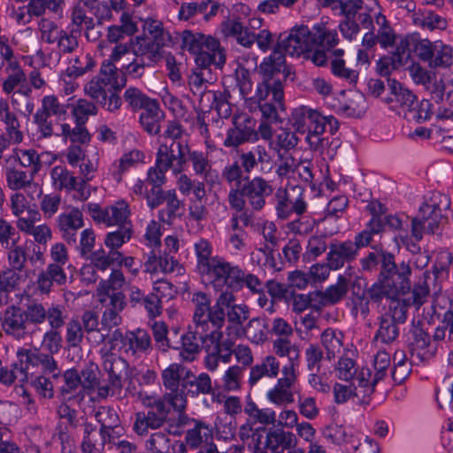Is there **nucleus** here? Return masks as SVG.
Returning a JSON list of instances; mask_svg holds the SVG:
<instances>
[{
	"label": "nucleus",
	"mask_w": 453,
	"mask_h": 453,
	"mask_svg": "<svg viewBox=\"0 0 453 453\" xmlns=\"http://www.w3.org/2000/svg\"><path fill=\"white\" fill-rule=\"evenodd\" d=\"M39 221L40 212L36 210H28L27 218H19L16 226L22 233L33 236L35 242L46 245L52 239V231L45 223L36 226Z\"/></svg>",
	"instance_id": "21"
},
{
	"label": "nucleus",
	"mask_w": 453,
	"mask_h": 453,
	"mask_svg": "<svg viewBox=\"0 0 453 453\" xmlns=\"http://www.w3.org/2000/svg\"><path fill=\"white\" fill-rule=\"evenodd\" d=\"M286 59L282 51L277 47L272 54L265 58L260 64L259 69L264 78L263 81L270 80L271 82H281V80L286 79Z\"/></svg>",
	"instance_id": "27"
},
{
	"label": "nucleus",
	"mask_w": 453,
	"mask_h": 453,
	"mask_svg": "<svg viewBox=\"0 0 453 453\" xmlns=\"http://www.w3.org/2000/svg\"><path fill=\"white\" fill-rule=\"evenodd\" d=\"M280 372V363L274 356H266L262 361L251 367L249 383L256 385L262 378H276Z\"/></svg>",
	"instance_id": "37"
},
{
	"label": "nucleus",
	"mask_w": 453,
	"mask_h": 453,
	"mask_svg": "<svg viewBox=\"0 0 453 453\" xmlns=\"http://www.w3.org/2000/svg\"><path fill=\"white\" fill-rule=\"evenodd\" d=\"M234 77L239 91L248 108L257 107L259 100L269 96L271 84H273L270 80L257 84L255 92H253L250 71L240 64L235 69Z\"/></svg>",
	"instance_id": "11"
},
{
	"label": "nucleus",
	"mask_w": 453,
	"mask_h": 453,
	"mask_svg": "<svg viewBox=\"0 0 453 453\" xmlns=\"http://www.w3.org/2000/svg\"><path fill=\"white\" fill-rule=\"evenodd\" d=\"M41 352L37 349H30L20 348L17 351L19 359V368L22 369L27 375V381H29V377L34 375L33 369L39 365V357Z\"/></svg>",
	"instance_id": "59"
},
{
	"label": "nucleus",
	"mask_w": 453,
	"mask_h": 453,
	"mask_svg": "<svg viewBox=\"0 0 453 453\" xmlns=\"http://www.w3.org/2000/svg\"><path fill=\"white\" fill-rule=\"evenodd\" d=\"M121 259V252L118 250H110L108 253L101 249L90 254V260L94 266L100 271H106L111 265Z\"/></svg>",
	"instance_id": "62"
},
{
	"label": "nucleus",
	"mask_w": 453,
	"mask_h": 453,
	"mask_svg": "<svg viewBox=\"0 0 453 453\" xmlns=\"http://www.w3.org/2000/svg\"><path fill=\"white\" fill-rule=\"evenodd\" d=\"M165 207L158 211L160 221L172 225L176 218L180 217L181 202L177 197L173 189L167 190L166 199L164 202Z\"/></svg>",
	"instance_id": "54"
},
{
	"label": "nucleus",
	"mask_w": 453,
	"mask_h": 453,
	"mask_svg": "<svg viewBox=\"0 0 453 453\" xmlns=\"http://www.w3.org/2000/svg\"><path fill=\"white\" fill-rule=\"evenodd\" d=\"M293 126L296 130L305 134V141L311 150L323 153L328 144L324 136L326 127L331 134L339 128L338 120L333 116H323L320 112L306 106H300L292 112Z\"/></svg>",
	"instance_id": "2"
},
{
	"label": "nucleus",
	"mask_w": 453,
	"mask_h": 453,
	"mask_svg": "<svg viewBox=\"0 0 453 453\" xmlns=\"http://www.w3.org/2000/svg\"><path fill=\"white\" fill-rule=\"evenodd\" d=\"M326 261L333 270H339L345 264L354 261L358 253L352 245V241L335 242L328 246Z\"/></svg>",
	"instance_id": "28"
},
{
	"label": "nucleus",
	"mask_w": 453,
	"mask_h": 453,
	"mask_svg": "<svg viewBox=\"0 0 453 453\" xmlns=\"http://www.w3.org/2000/svg\"><path fill=\"white\" fill-rule=\"evenodd\" d=\"M333 393L334 402L337 404H342L354 397L365 398L372 394L373 389L370 384L361 387L355 381H344V383L336 382L333 387Z\"/></svg>",
	"instance_id": "33"
},
{
	"label": "nucleus",
	"mask_w": 453,
	"mask_h": 453,
	"mask_svg": "<svg viewBox=\"0 0 453 453\" xmlns=\"http://www.w3.org/2000/svg\"><path fill=\"white\" fill-rule=\"evenodd\" d=\"M145 446L148 453H169L171 441L165 433L156 432L146 441Z\"/></svg>",
	"instance_id": "64"
},
{
	"label": "nucleus",
	"mask_w": 453,
	"mask_h": 453,
	"mask_svg": "<svg viewBox=\"0 0 453 453\" xmlns=\"http://www.w3.org/2000/svg\"><path fill=\"white\" fill-rule=\"evenodd\" d=\"M103 358L104 371L108 374L109 382L113 388H122V378L127 374L128 365L118 355L110 352L107 346H104L100 350Z\"/></svg>",
	"instance_id": "23"
},
{
	"label": "nucleus",
	"mask_w": 453,
	"mask_h": 453,
	"mask_svg": "<svg viewBox=\"0 0 453 453\" xmlns=\"http://www.w3.org/2000/svg\"><path fill=\"white\" fill-rule=\"evenodd\" d=\"M192 302L195 305L193 324L196 325V333H213L215 304L211 306L210 297L203 292L193 294Z\"/></svg>",
	"instance_id": "17"
},
{
	"label": "nucleus",
	"mask_w": 453,
	"mask_h": 453,
	"mask_svg": "<svg viewBox=\"0 0 453 453\" xmlns=\"http://www.w3.org/2000/svg\"><path fill=\"white\" fill-rule=\"evenodd\" d=\"M388 87L391 96L388 102L395 104L394 108H398V114L403 115V112H407L408 110L415 106L417 97L413 93L402 86V84L395 80H388Z\"/></svg>",
	"instance_id": "35"
},
{
	"label": "nucleus",
	"mask_w": 453,
	"mask_h": 453,
	"mask_svg": "<svg viewBox=\"0 0 453 453\" xmlns=\"http://www.w3.org/2000/svg\"><path fill=\"white\" fill-rule=\"evenodd\" d=\"M188 158L192 164L193 171L196 175L203 176L205 180H209L213 176L214 171L212 170L211 162L209 160L206 154L200 151H190Z\"/></svg>",
	"instance_id": "60"
},
{
	"label": "nucleus",
	"mask_w": 453,
	"mask_h": 453,
	"mask_svg": "<svg viewBox=\"0 0 453 453\" xmlns=\"http://www.w3.org/2000/svg\"><path fill=\"white\" fill-rule=\"evenodd\" d=\"M334 371L340 380L355 381L361 387L369 385L367 381L371 377V370L366 367L358 369L352 358L345 356L341 357L335 364Z\"/></svg>",
	"instance_id": "22"
},
{
	"label": "nucleus",
	"mask_w": 453,
	"mask_h": 453,
	"mask_svg": "<svg viewBox=\"0 0 453 453\" xmlns=\"http://www.w3.org/2000/svg\"><path fill=\"white\" fill-rule=\"evenodd\" d=\"M277 47L292 57H300L313 49V28L296 26L288 34L280 35Z\"/></svg>",
	"instance_id": "9"
},
{
	"label": "nucleus",
	"mask_w": 453,
	"mask_h": 453,
	"mask_svg": "<svg viewBox=\"0 0 453 453\" xmlns=\"http://www.w3.org/2000/svg\"><path fill=\"white\" fill-rule=\"evenodd\" d=\"M296 380V373L289 371L282 372V378H280L275 386L266 393V399L277 406H286L294 402L292 387Z\"/></svg>",
	"instance_id": "26"
},
{
	"label": "nucleus",
	"mask_w": 453,
	"mask_h": 453,
	"mask_svg": "<svg viewBox=\"0 0 453 453\" xmlns=\"http://www.w3.org/2000/svg\"><path fill=\"white\" fill-rule=\"evenodd\" d=\"M438 273V271L424 273L422 282H419L413 288L411 304L412 303L418 308L426 302L431 290L434 293L440 291V287L436 284Z\"/></svg>",
	"instance_id": "38"
},
{
	"label": "nucleus",
	"mask_w": 453,
	"mask_h": 453,
	"mask_svg": "<svg viewBox=\"0 0 453 453\" xmlns=\"http://www.w3.org/2000/svg\"><path fill=\"white\" fill-rule=\"evenodd\" d=\"M217 77L212 71L190 72L188 76V87L192 95L198 99V107L205 110L210 107V100L213 96L214 91L209 89Z\"/></svg>",
	"instance_id": "16"
},
{
	"label": "nucleus",
	"mask_w": 453,
	"mask_h": 453,
	"mask_svg": "<svg viewBox=\"0 0 453 453\" xmlns=\"http://www.w3.org/2000/svg\"><path fill=\"white\" fill-rule=\"evenodd\" d=\"M343 54L344 50L342 49H337L333 51L334 58L331 61V72L334 76L349 84H356L358 80L359 73L357 70L346 66L345 61L342 59Z\"/></svg>",
	"instance_id": "46"
},
{
	"label": "nucleus",
	"mask_w": 453,
	"mask_h": 453,
	"mask_svg": "<svg viewBox=\"0 0 453 453\" xmlns=\"http://www.w3.org/2000/svg\"><path fill=\"white\" fill-rule=\"evenodd\" d=\"M189 146L187 140H174L169 144H161L157 152V159L163 166L173 168L175 173H180L187 162L189 153Z\"/></svg>",
	"instance_id": "15"
},
{
	"label": "nucleus",
	"mask_w": 453,
	"mask_h": 453,
	"mask_svg": "<svg viewBox=\"0 0 453 453\" xmlns=\"http://www.w3.org/2000/svg\"><path fill=\"white\" fill-rule=\"evenodd\" d=\"M196 67L191 72L211 71V65L217 68H222L226 63L225 50L219 44V49L215 50H205L196 55Z\"/></svg>",
	"instance_id": "39"
},
{
	"label": "nucleus",
	"mask_w": 453,
	"mask_h": 453,
	"mask_svg": "<svg viewBox=\"0 0 453 453\" xmlns=\"http://www.w3.org/2000/svg\"><path fill=\"white\" fill-rule=\"evenodd\" d=\"M449 208L450 199L447 195L433 192L419 207V215L411 219V236L419 242L424 234H435L441 226L448 223Z\"/></svg>",
	"instance_id": "3"
},
{
	"label": "nucleus",
	"mask_w": 453,
	"mask_h": 453,
	"mask_svg": "<svg viewBox=\"0 0 453 453\" xmlns=\"http://www.w3.org/2000/svg\"><path fill=\"white\" fill-rule=\"evenodd\" d=\"M189 423L190 427L187 428L184 438L190 449H196L195 453H219L217 445L212 441L211 427L199 419Z\"/></svg>",
	"instance_id": "13"
},
{
	"label": "nucleus",
	"mask_w": 453,
	"mask_h": 453,
	"mask_svg": "<svg viewBox=\"0 0 453 453\" xmlns=\"http://www.w3.org/2000/svg\"><path fill=\"white\" fill-rule=\"evenodd\" d=\"M165 420L157 415L153 410L147 412H138L135 417L134 429L142 435L148 432L149 428L157 429L163 426Z\"/></svg>",
	"instance_id": "53"
},
{
	"label": "nucleus",
	"mask_w": 453,
	"mask_h": 453,
	"mask_svg": "<svg viewBox=\"0 0 453 453\" xmlns=\"http://www.w3.org/2000/svg\"><path fill=\"white\" fill-rule=\"evenodd\" d=\"M195 252L197 258V268L201 274L204 273L212 265L217 256L212 257V245L205 239L198 240L195 245Z\"/></svg>",
	"instance_id": "57"
},
{
	"label": "nucleus",
	"mask_w": 453,
	"mask_h": 453,
	"mask_svg": "<svg viewBox=\"0 0 453 453\" xmlns=\"http://www.w3.org/2000/svg\"><path fill=\"white\" fill-rule=\"evenodd\" d=\"M14 161H18L23 167L30 168V173L35 175L42 168L39 154L35 150H15Z\"/></svg>",
	"instance_id": "61"
},
{
	"label": "nucleus",
	"mask_w": 453,
	"mask_h": 453,
	"mask_svg": "<svg viewBox=\"0 0 453 453\" xmlns=\"http://www.w3.org/2000/svg\"><path fill=\"white\" fill-rule=\"evenodd\" d=\"M116 88L111 85V81H104L103 78L94 77L85 85V93L100 104L109 111L119 110L122 104V100L116 94Z\"/></svg>",
	"instance_id": "14"
},
{
	"label": "nucleus",
	"mask_w": 453,
	"mask_h": 453,
	"mask_svg": "<svg viewBox=\"0 0 453 453\" xmlns=\"http://www.w3.org/2000/svg\"><path fill=\"white\" fill-rule=\"evenodd\" d=\"M51 184L55 190L76 191L78 198L87 200L90 192L83 182H78V178L65 166L56 165L50 170Z\"/></svg>",
	"instance_id": "18"
},
{
	"label": "nucleus",
	"mask_w": 453,
	"mask_h": 453,
	"mask_svg": "<svg viewBox=\"0 0 453 453\" xmlns=\"http://www.w3.org/2000/svg\"><path fill=\"white\" fill-rule=\"evenodd\" d=\"M253 140H257V134L254 128L234 121V127L227 130L223 144L226 147H238Z\"/></svg>",
	"instance_id": "45"
},
{
	"label": "nucleus",
	"mask_w": 453,
	"mask_h": 453,
	"mask_svg": "<svg viewBox=\"0 0 453 453\" xmlns=\"http://www.w3.org/2000/svg\"><path fill=\"white\" fill-rule=\"evenodd\" d=\"M83 225V214L76 207L61 213L57 219V226L61 236L69 244L76 243L77 232Z\"/></svg>",
	"instance_id": "24"
},
{
	"label": "nucleus",
	"mask_w": 453,
	"mask_h": 453,
	"mask_svg": "<svg viewBox=\"0 0 453 453\" xmlns=\"http://www.w3.org/2000/svg\"><path fill=\"white\" fill-rule=\"evenodd\" d=\"M68 104L60 103L54 95H48L42 99V107L34 115L40 135L43 138L52 136L68 140H82L86 133L81 127H72L65 122Z\"/></svg>",
	"instance_id": "1"
},
{
	"label": "nucleus",
	"mask_w": 453,
	"mask_h": 453,
	"mask_svg": "<svg viewBox=\"0 0 453 453\" xmlns=\"http://www.w3.org/2000/svg\"><path fill=\"white\" fill-rule=\"evenodd\" d=\"M411 273V267L408 264L403 262L398 265V272L385 280L384 282H375L368 290L371 300L380 303L383 298H387L389 303L393 301L403 302L409 308L411 305L410 299L403 296L410 292L411 283L410 276Z\"/></svg>",
	"instance_id": "4"
},
{
	"label": "nucleus",
	"mask_w": 453,
	"mask_h": 453,
	"mask_svg": "<svg viewBox=\"0 0 453 453\" xmlns=\"http://www.w3.org/2000/svg\"><path fill=\"white\" fill-rule=\"evenodd\" d=\"M4 74H5V78L2 82V91L4 94L19 93L18 89L25 87L27 75L19 64H11V67L4 70Z\"/></svg>",
	"instance_id": "43"
},
{
	"label": "nucleus",
	"mask_w": 453,
	"mask_h": 453,
	"mask_svg": "<svg viewBox=\"0 0 453 453\" xmlns=\"http://www.w3.org/2000/svg\"><path fill=\"white\" fill-rule=\"evenodd\" d=\"M431 68H447L453 63V49L438 40L434 41L431 58L428 60Z\"/></svg>",
	"instance_id": "47"
},
{
	"label": "nucleus",
	"mask_w": 453,
	"mask_h": 453,
	"mask_svg": "<svg viewBox=\"0 0 453 453\" xmlns=\"http://www.w3.org/2000/svg\"><path fill=\"white\" fill-rule=\"evenodd\" d=\"M269 333L265 319L253 318L244 326V334L248 340L255 344H262L267 340Z\"/></svg>",
	"instance_id": "51"
},
{
	"label": "nucleus",
	"mask_w": 453,
	"mask_h": 453,
	"mask_svg": "<svg viewBox=\"0 0 453 453\" xmlns=\"http://www.w3.org/2000/svg\"><path fill=\"white\" fill-rule=\"evenodd\" d=\"M407 311L404 303L390 302L388 311L379 318L375 340L387 344L395 342L399 335V325L405 323L407 319Z\"/></svg>",
	"instance_id": "7"
},
{
	"label": "nucleus",
	"mask_w": 453,
	"mask_h": 453,
	"mask_svg": "<svg viewBox=\"0 0 453 453\" xmlns=\"http://www.w3.org/2000/svg\"><path fill=\"white\" fill-rule=\"evenodd\" d=\"M335 111L348 117L360 118L366 111V101L364 96L356 95L349 98L346 103H339L333 106Z\"/></svg>",
	"instance_id": "55"
},
{
	"label": "nucleus",
	"mask_w": 453,
	"mask_h": 453,
	"mask_svg": "<svg viewBox=\"0 0 453 453\" xmlns=\"http://www.w3.org/2000/svg\"><path fill=\"white\" fill-rule=\"evenodd\" d=\"M88 66H68L61 73L59 85L64 95L70 96L75 92L79 87L76 79L88 73Z\"/></svg>",
	"instance_id": "49"
},
{
	"label": "nucleus",
	"mask_w": 453,
	"mask_h": 453,
	"mask_svg": "<svg viewBox=\"0 0 453 453\" xmlns=\"http://www.w3.org/2000/svg\"><path fill=\"white\" fill-rule=\"evenodd\" d=\"M383 231L382 224L378 219H371L366 225V227L358 233L352 242V245L358 250L361 248L368 246L373 240L375 235H378Z\"/></svg>",
	"instance_id": "56"
},
{
	"label": "nucleus",
	"mask_w": 453,
	"mask_h": 453,
	"mask_svg": "<svg viewBox=\"0 0 453 453\" xmlns=\"http://www.w3.org/2000/svg\"><path fill=\"white\" fill-rule=\"evenodd\" d=\"M90 217L98 224L106 226H130L129 205L125 200H118L113 204L102 208L96 203H88Z\"/></svg>",
	"instance_id": "10"
},
{
	"label": "nucleus",
	"mask_w": 453,
	"mask_h": 453,
	"mask_svg": "<svg viewBox=\"0 0 453 453\" xmlns=\"http://www.w3.org/2000/svg\"><path fill=\"white\" fill-rule=\"evenodd\" d=\"M247 312L248 307L237 304L232 291H222L215 302L213 332L222 328L226 316L229 322L240 325L247 319Z\"/></svg>",
	"instance_id": "8"
},
{
	"label": "nucleus",
	"mask_w": 453,
	"mask_h": 453,
	"mask_svg": "<svg viewBox=\"0 0 453 453\" xmlns=\"http://www.w3.org/2000/svg\"><path fill=\"white\" fill-rule=\"evenodd\" d=\"M181 49L192 54L197 55L205 50H215L219 49V42L211 35H204L200 33H193L190 30H184L180 34Z\"/></svg>",
	"instance_id": "30"
},
{
	"label": "nucleus",
	"mask_w": 453,
	"mask_h": 453,
	"mask_svg": "<svg viewBox=\"0 0 453 453\" xmlns=\"http://www.w3.org/2000/svg\"><path fill=\"white\" fill-rule=\"evenodd\" d=\"M72 113L75 119V127H81L85 133L86 136L82 140H68L69 142L75 143L84 144L90 140L89 134L87 128L84 127V124L88 120V116L96 114V105L86 100V99H79L76 101L74 104L72 106Z\"/></svg>",
	"instance_id": "36"
},
{
	"label": "nucleus",
	"mask_w": 453,
	"mask_h": 453,
	"mask_svg": "<svg viewBox=\"0 0 453 453\" xmlns=\"http://www.w3.org/2000/svg\"><path fill=\"white\" fill-rule=\"evenodd\" d=\"M67 281V275L65 268L57 265L49 264L44 270H42L36 278V289L42 295H49L54 284L63 286Z\"/></svg>",
	"instance_id": "31"
},
{
	"label": "nucleus",
	"mask_w": 453,
	"mask_h": 453,
	"mask_svg": "<svg viewBox=\"0 0 453 453\" xmlns=\"http://www.w3.org/2000/svg\"><path fill=\"white\" fill-rule=\"evenodd\" d=\"M343 334L335 329L327 328L322 334L320 342L326 350V358L331 360L340 354L343 347Z\"/></svg>",
	"instance_id": "48"
},
{
	"label": "nucleus",
	"mask_w": 453,
	"mask_h": 453,
	"mask_svg": "<svg viewBox=\"0 0 453 453\" xmlns=\"http://www.w3.org/2000/svg\"><path fill=\"white\" fill-rule=\"evenodd\" d=\"M1 328L5 335L19 342L31 339L35 332L29 328L23 309L14 304L4 311L1 317Z\"/></svg>",
	"instance_id": "12"
},
{
	"label": "nucleus",
	"mask_w": 453,
	"mask_h": 453,
	"mask_svg": "<svg viewBox=\"0 0 453 453\" xmlns=\"http://www.w3.org/2000/svg\"><path fill=\"white\" fill-rule=\"evenodd\" d=\"M349 281L340 275L334 285L328 287L325 292H317L316 296H320L324 303L334 304L338 303L348 292Z\"/></svg>",
	"instance_id": "58"
},
{
	"label": "nucleus",
	"mask_w": 453,
	"mask_h": 453,
	"mask_svg": "<svg viewBox=\"0 0 453 453\" xmlns=\"http://www.w3.org/2000/svg\"><path fill=\"white\" fill-rule=\"evenodd\" d=\"M296 435L284 428H270L265 435V449L267 451L290 449L297 446Z\"/></svg>",
	"instance_id": "32"
},
{
	"label": "nucleus",
	"mask_w": 453,
	"mask_h": 453,
	"mask_svg": "<svg viewBox=\"0 0 453 453\" xmlns=\"http://www.w3.org/2000/svg\"><path fill=\"white\" fill-rule=\"evenodd\" d=\"M208 335L211 336L212 341H216L219 337V334L215 332L207 331L203 334L196 333V325L189 327V330L180 337L181 346L176 347V349H180V358L186 362L194 361L201 350L200 342L204 345V348L209 343Z\"/></svg>",
	"instance_id": "20"
},
{
	"label": "nucleus",
	"mask_w": 453,
	"mask_h": 453,
	"mask_svg": "<svg viewBox=\"0 0 453 453\" xmlns=\"http://www.w3.org/2000/svg\"><path fill=\"white\" fill-rule=\"evenodd\" d=\"M242 194L249 205L254 211H261L265 205V197L270 196L273 189L267 180L262 177L243 179Z\"/></svg>",
	"instance_id": "19"
},
{
	"label": "nucleus",
	"mask_w": 453,
	"mask_h": 453,
	"mask_svg": "<svg viewBox=\"0 0 453 453\" xmlns=\"http://www.w3.org/2000/svg\"><path fill=\"white\" fill-rule=\"evenodd\" d=\"M176 267L179 272L180 269L179 268V263L172 256L168 254L157 256L154 251L151 252L144 263V271L150 274L173 273Z\"/></svg>",
	"instance_id": "42"
},
{
	"label": "nucleus",
	"mask_w": 453,
	"mask_h": 453,
	"mask_svg": "<svg viewBox=\"0 0 453 453\" xmlns=\"http://www.w3.org/2000/svg\"><path fill=\"white\" fill-rule=\"evenodd\" d=\"M338 42V35L334 29H329L325 25L313 27V49L320 47L326 50H331Z\"/></svg>",
	"instance_id": "50"
},
{
	"label": "nucleus",
	"mask_w": 453,
	"mask_h": 453,
	"mask_svg": "<svg viewBox=\"0 0 453 453\" xmlns=\"http://www.w3.org/2000/svg\"><path fill=\"white\" fill-rule=\"evenodd\" d=\"M202 275L216 289L222 290L226 288L232 291H238L239 282L242 277V269L225 257L217 256L211 267Z\"/></svg>",
	"instance_id": "6"
},
{
	"label": "nucleus",
	"mask_w": 453,
	"mask_h": 453,
	"mask_svg": "<svg viewBox=\"0 0 453 453\" xmlns=\"http://www.w3.org/2000/svg\"><path fill=\"white\" fill-rule=\"evenodd\" d=\"M124 348L125 351L132 356L145 353L151 349L150 336L146 331L141 329L128 332L125 335Z\"/></svg>",
	"instance_id": "44"
},
{
	"label": "nucleus",
	"mask_w": 453,
	"mask_h": 453,
	"mask_svg": "<svg viewBox=\"0 0 453 453\" xmlns=\"http://www.w3.org/2000/svg\"><path fill=\"white\" fill-rule=\"evenodd\" d=\"M133 54L146 64L153 65L162 58V50L148 38L136 37L132 45Z\"/></svg>",
	"instance_id": "41"
},
{
	"label": "nucleus",
	"mask_w": 453,
	"mask_h": 453,
	"mask_svg": "<svg viewBox=\"0 0 453 453\" xmlns=\"http://www.w3.org/2000/svg\"><path fill=\"white\" fill-rule=\"evenodd\" d=\"M190 369L187 366L173 363L162 371V382L167 392L165 399L178 411H182L187 405L184 398V388Z\"/></svg>",
	"instance_id": "5"
},
{
	"label": "nucleus",
	"mask_w": 453,
	"mask_h": 453,
	"mask_svg": "<svg viewBox=\"0 0 453 453\" xmlns=\"http://www.w3.org/2000/svg\"><path fill=\"white\" fill-rule=\"evenodd\" d=\"M4 174L7 187L10 189L18 191L27 188H35V191H38V196L42 194V188L34 182L35 175H32V173H27L12 165H7L4 169Z\"/></svg>",
	"instance_id": "34"
},
{
	"label": "nucleus",
	"mask_w": 453,
	"mask_h": 453,
	"mask_svg": "<svg viewBox=\"0 0 453 453\" xmlns=\"http://www.w3.org/2000/svg\"><path fill=\"white\" fill-rule=\"evenodd\" d=\"M409 334V342L411 350L425 349L429 346L431 342L430 336L427 332L423 329L422 322L420 320L412 322Z\"/></svg>",
	"instance_id": "63"
},
{
	"label": "nucleus",
	"mask_w": 453,
	"mask_h": 453,
	"mask_svg": "<svg viewBox=\"0 0 453 453\" xmlns=\"http://www.w3.org/2000/svg\"><path fill=\"white\" fill-rule=\"evenodd\" d=\"M272 94L271 101L265 99L259 100L257 106L249 108L250 111L260 110L264 121L277 122L279 120V110H283V85L279 81L271 84L269 95Z\"/></svg>",
	"instance_id": "25"
},
{
	"label": "nucleus",
	"mask_w": 453,
	"mask_h": 453,
	"mask_svg": "<svg viewBox=\"0 0 453 453\" xmlns=\"http://www.w3.org/2000/svg\"><path fill=\"white\" fill-rule=\"evenodd\" d=\"M213 391L211 377L202 372L196 375L191 370L186 381L184 388V398L187 400V396L196 397L199 395H210Z\"/></svg>",
	"instance_id": "40"
},
{
	"label": "nucleus",
	"mask_w": 453,
	"mask_h": 453,
	"mask_svg": "<svg viewBox=\"0 0 453 453\" xmlns=\"http://www.w3.org/2000/svg\"><path fill=\"white\" fill-rule=\"evenodd\" d=\"M244 412L254 423H259L263 426H274L277 421L276 411L272 408H258L254 402H249L244 407Z\"/></svg>",
	"instance_id": "52"
},
{
	"label": "nucleus",
	"mask_w": 453,
	"mask_h": 453,
	"mask_svg": "<svg viewBox=\"0 0 453 453\" xmlns=\"http://www.w3.org/2000/svg\"><path fill=\"white\" fill-rule=\"evenodd\" d=\"M273 350L276 356L288 358V363L282 367L281 372L289 371L296 373L300 363L299 345L288 337H280L273 342Z\"/></svg>",
	"instance_id": "29"
}]
</instances>
